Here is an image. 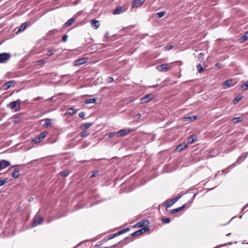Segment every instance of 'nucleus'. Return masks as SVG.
Instances as JSON below:
<instances>
[{
	"instance_id": "40",
	"label": "nucleus",
	"mask_w": 248,
	"mask_h": 248,
	"mask_svg": "<svg viewBox=\"0 0 248 248\" xmlns=\"http://www.w3.org/2000/svg\"><path fill=\"white\" fill-rule=\"evenodd\" d=\"M7 182V178H5L3 180H0V186H1L3 185H4L5 183Z\"/></svg>"
},
{
	"instance_id": "3",
	"label": "nucleus",
	"mask_w": 248,
	"mask_h": 248,
	"mask_svg": "<svg viewBox=\"0 0 248 248\" xmlns=\"http://www.w3.org/2000/svg\"><path fill=\"white\" fill-rule=\"evenodd\" d=\"M47 134L48 133L46 131L42 132L32 140V141L36 144L39 143L46 136Z\"/></svg>"
},
{
	"instance_id": "45",
	"label": "nucleus",
	"mask_w": 248,
	"mask_h": 248,
	"mask_svg": "<svg viewBox=\"0 0 248 248\" xmlns=\"http://www.w3.org/2000/svg\"><path fill=\"white\" fill-rule=\"evenodd\" d=\"M53 54V51L51 50H49L46 52V55L48 56L52 55Z\"/></svg>"
},
{
	"instance_id": "61",
	"label": "nucleus",
	"mask_w": 248,
	"mask_h": 248,
	"mask_svg": "<svg viewBox=\"0 0 248 248\" xmlns=\"http://www.w3.org/2000/svg\"><path fill=\"white\" fill-rule=\"evenodd\" d=\"M1 43L0 42V45H1Z\"/></svg>"
},
{
	"instance_id": "28",
	"label": "nucleus",
	"mask_w": 248,
	"mask_h": 248,
	"mask_svg": "<svg viewBox=\"0 0 248 248\" xmlns=\"http://www.w3.org/2000/svg\"><path fill=\"white\" fill-rule=\"evenodd\" d=\"M45 123L43 124V126L44 127L46 128L48 127L51 124V120L50 119H44Z\"/></svg>"
},
{
	"instance_id": "27",
	"label": "nucleus",
	"mask_w": 248,
	"mask_h": 248,
	"mask_svg": "<svg viewBox=\"0 0 248 248\" xmlns=\"http://www.w3.org/2000/svg\"><path fill=\"white\" fill-rule=\"evenodd\" d=\"M243 120V118L242 117H235L232 119V122L233 124H236L237 122H241Z\"/></svg>"
},
{
	"instance_id": "30",
	"label": "nucleus",
	"mask_w": 248,
	"mask_h": 248,
	"mask_svg": "<svg viewBox=\"0 0 248 248\" xmlns=\"http://www.w3.org/2000/svg\"><path fill=\"white\" fill-rule=\"evenodd\" d=\"M75 21V18H70V19H69L65 24H64V26L65 27H68L70 25H71V24H72Z\"/></svg>"
},
{
	"instance_id": "46",
	"label": "nucleus",
	"mask_w": 248,
	"mask_h": 248,
	"mask_svg": "<svg viewBox=\"0 0 248 248\" xmlns=\"http://www.w3.org/2000/svg\"><path fill=\"white\" fill-rule=\"evenodd\" d=\"M55 97L54 96L51 97H50V98H48V99H47L46 101H56V100H54V98Z\"/></svg>"
},
{
	"instance_id": "37",
	"label": "nucleus",
	"mask_w": 248,
	"mask_h": 248,
	"mask_svg": "<svg viewBox=\"0 0 248 248\" xmlns=\"http://www.w3.org/2000/svg\"><path fill=\"white\" fill-rule=\"evenodd\" d=\"M130 230V229L129 228H126L123 230H121V231H120L119 232H117V234H122L124 232H128L129 230Z\"/></svg>"
},
{
	"instance_id": "42",
	"label": "nucleus",
	"mask_w": 248,
	"mask_h": 248,
	"mask_svg": "<svg viewBox=\"0 0 248 248\" xmlns=\"http://www.w3.org/2000/svg\"><path fill=\"white\" fill-rule=\"evenodd\" d=\"M85 113L84 112H80L79 114H78V116L80 118H83L84 117H85Z\"/></svg>"
},
{
	"instance_id": "20",
	"label": "nucleus",
	"mask_w": 248,
	"mask_h": 248,
	"mask_svg": "<svg viewBox=\"0 0 248 248\" xmlns=\"http://www.w3.org/2000/svg\"><path fill=\"white\" fill-rule=\"evenodd\" d=\"M187 147V145L186 143L184 142L180 144H179L176 148V150L177 151H181L183 150L186 148Z\"/></svg>"
},
{
	"instance_id": "53",
	"label": "nucleus",
	"mask_w": 248,
	"mask_h": 248,
	"mask_svg": "<svg viewBox=\"0 0 248 248\" xmlns=\"http://www.w3.org/2000/svg\"><path fill=\"white\" fill-rule=\"evenodd\" d=\"M193 202V201L192 200L190 199V200L187 202V203H187V205L188 204H191V203H192V202Z\"/></svg>"
},
{
	"instance_id": "23",
	"label": "nucleus",
	"mask_w": 248,
	"mask_h": 248,
	"mask_svg": "<svg viewBox=\"0 0 248 248\" xmlns=\"http://www.w3.org/2000/svg\"><path fill=\"white\" fill-rule=\"evenodd\" d=\"M247 154H246V153H244L243 155L238 157L234 164L238 163L239 162L244 161L247 157Z\"/></svg>"
},
{
	"instance_id": "15",
	"label": "nucleus",
	"mask_w": 248,
	"mask_h": 248,
	"mask_svg": "<svg viewBox=\"0 0 248 248\" xmlns=\"http://www.w3.org/2000/svg\"><path fill=\"white\" fill-rule=\"evenodd\" d=\"M126 10V8L124 7H122V6L118 7L115 10H114L113 11V14H114V15L119 14L121 13L124 12Z\"/></svg>"
},
{
	"instance_id": "52",
	"label": "nucleus",
	"mask_w": 248,
	"mask_h": 248,
	"mask_svg": "<svg viewBox=\"0 0 248 248\" xmlns=\"http://www.w3.org/2000/svg\"><path fill=\"white\" fill-rule=\"evenodd\" d=\"M120 235V234H117V233L111 234V236H113V237H115V236H118V235Z\"/></svg>"
},
{
	"instance_id": "16",
	"label": "nucleus",
	"mask_w": 248,
	"mask_h": 248,
	"mask_svg": "<svg viewBox=\"0 0 248 248\" xmlns=\"http://www.w3.org/2000/svg\"><path fill=\"white\" fill-rule=\"evenodd\" d=\"M197 119V116H186L183 118V121L184 122H190Z\"/></svg>"
},
{
	"instance_id": "14",
	"label": "nucleus",
	"mask_w": 248,
	"mask_h": 248,
	"mask_svg": "<svg viewBox=\"0 0 248 248\" xmlns=\"http://www.w3.org/2000/svg\"><path fill=\"white\" fill-rule=\"evenodd\" d=\"M87 59L85 58H83L81 59H79L75 61L74 63L76 66H79L82 64L85 63L87 62Z\"/></svg>"
},
{
	"instance_id": "11",
	"label": "nucleus",
	"mask_w": 248,
	"mask_h": 248,
	"mask_svg": "<svg viewBox=\"0 0 248 248\" xmlns=\"http://www.w3.org/2000/svg\"><path fill=\"white\" fill-rule=\"evenodd\" d=\"M43 218L41 217H35L33 219L32 226L35 227L42 223Z\"/></svg>"
},
{
	"instance_id": "32",
	"label": "nucleus",
	"mask_w": 248,
	"mask_h": 248,
	"mask_svg": "<svg viewBox=\"0 0 248 248\" xmlns=\"http://www.w3.org/2000/svg\"><path fill=\"white\" fill-rule=\"evenodd\" d=\"M76 112H77V110H74L73 108H70L67 109V114H69L70 115H72L74 114V113H75Z\"/></svg>"
},
{
	"instance_id": "10",
	"label": "nucleus",
	"mask_w": 248,
	"mask_h": 248,
	"mask_svg": "<svg viewBox=\"0 0 248 248\" xmlns=\"http://www.w3.org/2000/svg\"><path fill=\"white\" fill-rule=\"evenodd\" d=\"M10 165L9 161L6 160H0V170L6 167H9Z\"/></svg>"
},
{
	"instance_id": "4",
	"label": "nucleus",
	"mask_w": 248,
	"mask_h": 248,
	"mask_svg": "<svg viewBox=\"0 0 248 248\" xmlns=\"http://www.w3.org/2000/svg\"><path fill=\"white\" fill-rule=\"evenodd\" d=\"M11 57V55L9 53H0V63H5L8 61Z\"/></svg>"
},
{
	"instance_id": "55",
	"label": "nucleus",
	"mask_w": 248,
	"mask_h": 248,
	"mask_svg": "<svg viewBox=\"0 0 248 248\" xmlns=\"http://www.w3.org/2000/svg\"><path fill=\"white\" fill-rule=\"evenodd\" d=\"M114 237H113V236H111V235H109V238H108V239H111L112 238H113Z\"/></svg>"
},
{
	"instance_id": "31",
	"label": "nucleus",
	"mask_w": 248,
	"mask_h": 248,
	"mask_svg": "<svg viewBox=\"0 0 248 248\" xmlns=\"http://www.w3.org/2000/svg\"><path fill=\"white\" fill-rule=\"evenodd\" d=\"M92 125V123H87L81 126V128L83 130H85L90 128Z\"/></svg>"
},
{
	"instance_id": "22",
	"label": "nucleus",
	"mask_w": 248,
	"mask_h": 248,
	"mask_svg": "<svg viewBox=\"0 0 248 248\" xmlns=\"http://www.w3.org/2000/svg\"><path fill=\"white\" fill-rule=\"evenodd\" d=\"M91 24L92 27L95 29H97L98 28H99L100 25L99 21L94 19L91 20Z\"/></svg>"
},
{
	"instance_id": "54",
	"label": "nucleus",
	"mask_w": 248,
	"mask_h": 248,
	"mask_svg": "<svg viewBox=\"0 0 248 248\" xmlns=\"http://www.w3.org/2000/svg\"><path fill=\"white\" fill-rule=\"evenodd\" d=\"M195 196H196V194H194L191 199L193 201H194Z\"/></svg>"
},
{
	"instance_id": "34",
	"label": "nucleus",
	"mask_w": 248,
	"mask_h": 248,
	"mask_svg": "<svg viewBox=\"0 0 248 248\" xmlns=\"http://www.w3.org/2000/svg\"><path fill=\"white\" fill-rule=\"evenodd\" d=\"M242 98V96H237L233 100V104H237L239 101H240Z\"/></svg>"
},
{
	"instance_id": "19",
	"label": "nucleus",
	"mask_w": 248,
	"mask_h": 248,
	"mask_svg": "<svg viewBox=\"0 0 248 248\" xmlns=\"http://www.w3.org/2000/svg\"><path fill=\"white\" fill-rule=\"evenodd\" d=\"M197 140L196 136L195 135H192L189 137L187 139V143L191 144Z\"/></svg>"
},
{
	"instance_id": "2",
	"label": "nucleus",
	"mask_w": 248,
	"mask_h": 248,
	"mask_svg": "<svg viewBox=\"0 0 248 248\" xmlns=\"http://www.w3.org/2000/svg\"><path fill=\"white\" fill-rule=\"evenodd\" d=\"M181 195H178L176 197L170 200H167L166 201V203L165 204V208L166 209H168V208L171 207L172 205H173L179 199H180L181 198Z\"/></svg>"
},
{
	"instance_id": "41",
	"label": "nucleus",
	"mask_w": 248,
	"mask_h": 248,
	"mask_svg": "<svg viewBox=\"0 0 248 248\" xmlns=\"http://www.w3.org/2000/svg\"><path fill=\"white\" fill-rule=\"evenodd\" d=\"M116 136V133H115V132H111V133H109L108 134V137L109 138H112L114 136Z\"/></svg>"
},
{
	"instance_id": "13",
	"label": "nucleus",
	"mask_w": 248,
	"mask_h": 248,
	"mask_svg": "<svg viewBox=\"0 0 248 248\" xmlns=\"http://www.w3.org/2000/svg\"><path fill=\"white\" fill-rule=\"evenodd\" d=\"M186 205H187V203H185L183 205H182V206H181L180 207H178V208H175V209H173L170 210V214H171L172 215L175 214H176L177 213H178L179 212L181 211Z\"/></svg>"
},
{
	"instance_id": "50",
	"label": "nucleus",
	"mask_w": 248,
	"mask_h": 248,
	"mask_svg": "<svg viewBox=\"0 0 248 248\" xmlns=\"http://www.w3.org/2000/svg\"><path fill=\"white\" fill-rule=\"evenodd\" d=\"M57 31V30H53L49 31V33L50 34H54Z\"/></svg>"
},
{
	"instance_id": "38",
	"label": "nucleus",
	"mask_w": 248,
	"mask_h": 248,
	"mask_svg": "<svg viewBox=\"0 0 248 248\" xmlns=\"http://www.w3.org/2000/svg\"><path fill=\"white\" fill-rule=\"evenodd\" d=\"M197 68L198 71L200 73H201L203 70V68L201 64H199L197 65Z\"/></svg>"
},
{
	"instance_id": "56",
	"label": "nucleus",
	"mask_w": 248,
	"mask_h": 248,
	"mask_svg": "<svg viewBox=\"0 0 248 248\" xmlns=\"http://www.w3.org/2000/svg\"><path fill=\"white\" fill-rule=\"evenodd\" d=\"M231 233H229L227 234H226V236H230V235H231Z\"/></svg>"
},
{
	"instance_id": "29",
	"label": "nucleus",
	"mask_w": 248,
	"mask_h": 248,
	"mask_svg": "<svg viewBox=\"0 0 248 248\" xmlns=\"http://www.w3.org/2000/svg\"><path fill=\"white\" fill-rule=\"evenodd\" d=\"M70 173V171L68 170H64L60 172L61 177H65L67 176Z\"/></svg>"
},
{
	"instance_id": "60",
	"label": "nucleus",
	"mask_w": 248,
	"mask_h": 248,
	"mask_svg": "<svg viewBox=\"0 0 248 248\" xmlns=\"http://www.w3.org/2000/svg\"><path fill=\"white\" fill-rule=\"evenodd\" d=\"M246 206H248V204L246 205Z\"/></svg>"
},
{
	"instance_id": "35",
	"label": "nucleus",
	"mask_w": 248,
	"mask_h": 248,
	"mask_svg": "<svg viewBox=\"0 0 248 248\" xmlns=\"http://www.w3.org/2000/svg\"><path fill=\"white\" fill-rule=\"evenodd\" d=\"M89 135V133L87 131H83L80 134V136L81 137H86Z\"/></svg>"
},
{
	"instance_id": "6",
	"label": "nucleus",
	"mask_w": 248,
	"mask_h": 248,
	"mask_svg": "<svg viewBox=\"0 0 248 248\" xmlns=\"http://www.w3.org/2000/svg\"><path fill=\"white\" fill-rule=\"evenodd\" d=\"M154 98L153 95L152 93H149L142 98H141V101L142 103H147L151 100H152Z\"/></svg>"
},
{
	"instance_id": "21",
	"label": "nucleus",
	"mask_w": 248,
	"mask_h": 248,
	"mask_svg": "<svg viewBox=\"0 0 248 248\" xmlns=\"http://www.w3.org/2000/svg\"><path fill=\"white\" fill-rule=\"evenodd\" d=\"M149 221L147 219H143L141 220L140 222H139L137 223V225L140 227L146 226L148 225Z\"/></svg>"
},
{
	"instance_id": "39",
	"label": "nucleus",
	"mask_w": 248,
	"mask_h": 248,
	"mask_svg": "<svg viewBox=\"0 0 248 248\" xmlns=\"http://www.w3.org/2000/svg\"><path fill=\"white\" fill-rule=\"evenodd\" d=\"M161 221L163 223H169L170 222V218H162Z\"/></svg>"
},
{
	"instance_id": "17",
	"label": "nucleus",
	"mask_w": 248,
	"mask_h": 248,
	"mask_svg": "<svg viewBox=\"0 0 248 248\" xmlns=\"http://www.w3.org/2000/svg\"><path fill=\"white\" fill-rule=\"evenodd\" d=\"M144 2L143 0H133L132 7H139Z\"/></svg>"
},
{
	"instance_id": "49",
	"label": "nucleus",
	"mask_w": 248,
	"mask_h": 248,
	"mask_svg": "<svg viewBox=\"0 0 248 248\" xmlns=\"http://www.w3.org/2000/svg\"><path fill=\"white\" fill-rule=\"evenodd\" d=\"M43 98L42 97H40V96H38V97H35L33 99V101H37L40 99H42Z\"/></svg>"
},
{
	"instance_id": "12",
	"label": "nucleus",
	"mask_w": 248,
	"mask_h": 248,
	"mask_svg": "<svg viewBox=\"0 0 248 248\" xmlns=\"http://www.w3.org/2000/svg\"><path fill=\"white\" fill-rule=\"evenodd\" d=\"M21 103V100L20 99H18L16 101H12L10 102L9 104H8L7 106L10 108L11 109H13L15 108L17 105L19 106Z\"/></svg>"
},
{
	"instance_id": "43",
	"label": "nucleus",
	"mask_w": 248,
	"mask_h": 248,
	"mask_svg": "<svg viewBox=\"0 0 248 248\" xmlns=\"http://www.w3.org/2000/svg\"><path fill=\"white\" fill-rule=\"evenodd\" d=\"M114 81V78L112 77H108L107 79V82L108 83L112 82Z\"/></svg>"
},
{
	"instance_id": "9",
	"label": "nucleus",
	"mask_w": 248,
	"mask_h": 248,
	"mask_svg": "<svg viewBox=\"0 0 248 248\" xmlns=\"http://www.w3.org/2000/svg\"><path fill=\"white\" fill-rule=\"evenodd\" d=\"M149 230V228L148 227H143L142 229L138 230V231L135 232H133L132 234H131V236H138V235L141 234L143 232H145Z\"/></svg>"
},
{
	"instance_id": "36",
	"label": "nucleus",
	"mask_w": 248,
	"mask_h": 248,
	"mask_svg": "<svg viewBox=\"0 0 248 248\" xmlns=\"http://www.w3.org/2000/svg\"><path fill=\"white\" fill-rule=\"evenodd\" d=\"M241 88L243 90H246L248 88V81L245 83L242 84Z\"/></svg>"
},
{
	"instance_id": "5",
	"label": "nucleus",
	"mask_w": 248,
	"mask_h": 248,
	"mask_svg": "<svg viewBox=\"0 0 248 248\" xmlns=\"http://www.w3.org/2000/svg\"><path fill=\"white\" fill-rule=\"evenodd\" d=\"M131 130L129 128L123 129L116 132L117 137H122L125 136L131 132Z\"/></svg>"
},
{
	"instance_id": "25",
	"label": "nucleus",
	"mask_w": 248,
	"mask_h": 248,
	"mask_svg": "<svg viewBox=\"0 0 248 248\" xmlns=\"http://www.w3.org/2000/svg\"><path fill=\"white\" fill-rule=\"evenodd\" d=\"M248 40V31L245 32V34L241 37L239 39L240 43H243Z\"/></svg>"
},
{
	"instance_id": "18",
	"label": "nucleus",
	"mask_w": 248,
	"mask_h": 248,
	"mask_svg": "<svg viewBox=\"0 0 248 248\" xmlns=\"http://www.w3.org/2000/svg\"><path fill=\"white\" fill-rule=\"evenodd\" d=\"M232 85V80L229 79L225 81L222 84L224 89H226Z\"/></svg>"
},
{
	"instance_id": "44",
	"label": "nucleus",
	"mask_w": 248,
	"mask_h": 248,
	"mask_svg": "<svg viewBox=\"0 0 248 248\" xmlns=\"http://www.w3.org/2000/svg\"><path fill=\"white\" fill-rule=\"evenodd\" d=\"M62 41L65 42L66 41H67V39H68V35L65 34V35H64L63 36H62Z\"/></svg>"
},
{
	"instance_id": "58",
	"label": "nucleus",
	"mask_w": 248,
	"mask_h": 248,
	"mask_svg": "<svg viewBox=\"0 0 248 248\" xmlns=\"http://www.w3.org/2000/svg\"><path fill=\"white\" fill-rule=\"evenodd\" d=\"M156 86H157V85H154L153 87L154 88H155V87H156Z\"/></svg>"
},
{
	"instance_id": "1",
	"label": "nucleus",
	"mask_w": 248,
	"mask_h": 248,
	"mask_svg": "<svg viewBox=\"0 0 248 248\" xmlns=\"http://www.w3.org/2000/svg\"><path fill=\"white\" fill-rule=\"evenodd\" d=\"M170 64L165 63L156 66V69L159 72H167L171 68Z\"/></svg>"
},
{
	"instance_id": "51",
	"label": "nucleus",
	"mask_w": 248,
	"mask_h": 248,
	"mask_svg": "<svg viewBox=\"0 0 248 248\" xmlns=\"http://www.w3.org/2000/svg\"><path fill=\"white\" fill-rule=\"evenodd\" d=\"M136 116L137 117V118L139 119L141 117V115L140 113H138L136 115Z\"/></svg>"
},
{
	"instance_id": "47",
	"label": "nucleus",
	"mask_w": 248,
	"mask_h": 248,
	"mask_svg": "<svg viewBox=\"0 0 248 248\" xmlns=\"http://www.w3.org/2000/svg\"><path fill=\"white\" fill-rule=\"evenodd\" d=\"M97 173H98L97 171H93L92 174L90 176V177L91 178H93V177H94L95 176L96 174Z\"/></svg>"
},
{
	"instance_id": "24",
	"label": "nucleus",
	"mask_w": 248,
	"mask_h": 248,
	"mask_svg": "<svg viewBox=\"0 0 248 248\" xmlns=\"http://www.w3.org/2000/svg\"><path fill=\"white\" fill-rule=\"evenodd\" d=\"M27 25L26 23H22L20 26L19 27L18 30L16 31V33H20L21 31H23L25 29L27 28Z\"/></svg>"
},
{
	"instance_id": "59",
	"label": "nucleus",
	"mask_w": 248,
	"mask_h": 248,
	"mask_svg": "<svg viewBox=\"0 0 248 248\" xmlns=\"http://www.w3.org/2000/svg\"><path fill=\"white\" fill-rule=\"evenodd\" d=\"M246 154H247V155H248V152H246Z\"/></svg>"
},
{
	"instance_id": "8",
	"label": "nucleus",
	"mask_w": 248,
	"mask_h": 248,
	"mask_svg": "<svg viewBox=\"0 0 248 248\" xmlns=\"http://www.w3.org/2000/svg\"><path fill=\"white\" fill-rule=\"evenodd\" d=\"M11 169H13L14 172L12 174V177L17 178L19 176V170L18 169V166H13Z\"/></svg>"
},
{
	"instance_id": "33",
	"label": "nucleus",
	"mask_w": 248,
	"mask_h": 248,
	"mask_svg": "<svg viewBox=\"0 0 248 248\" xmlns=\"http://www.w3.org/2000/svg\"><path fill=\"white\" fill-rule=\"evenodd\" d=\"M165 11H161L160 12L156 13V17L160 18L162 17L165 15Z\"/></svg>"
},
{
	"instance_id": "57",
	"label": "nucleus",
	"mask_w": 248,
	"mask_h": 248,
	"mask_svg": "<svg viewBox=\"0 0 248 248\" xmlns=\"http://www.w3.org/2000/svg\"><path fill=\"white\" fill-rule=\"evenodd\" d=\"M39 62H44V61H40Z\"/></svg>"
},
{
	"instance_id": "7",
	"label": "nucleus",
	"mask_w": 248,
	"mask_h": 248,
	"mask_svg": "<svg viewBox=\"0 0 248 248\" xmlns=\"http://www.w3.org/2000/svg\"><path fill=\"white\" fill-rule=\"evenodd\" d=\"M16 84L14 80H10L5 83L2 86L3 90H7L12 86H14Z\"/></svg>"
},
{
	"instance_id": "26",
	"label": "nucleus",
	"mask_w": 248,
	"mask_h": 248,
	"mask_svg": "<svg viewBox=\"0 0 248 248\" xmlns=\"http://www.w3.org/2000/svg\"><path fill=\"white\" fill-rule=\"evenodd\" d=\"M96 101V98H89V99H86L85 100V104H91V103H95Z\"/></svg>"
},
{
	"instance_id": "48",
	"label": "nucleus",
	"mask_w": 248,
	"mask_h": 248,
	"mask_svg": "<svg viewBox=\"0 0 248 248\" xmlns=\"http://www.w3.org/2000/svg\"><path fill=\"white\" fill-rule=\"evenodd\" d=\"M172 47H173V46H166L165 47V50H170L171 49H172Z\"/></svg>"
}]
</instances>
